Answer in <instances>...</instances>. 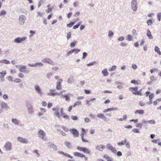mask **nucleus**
<instances>
[{
  "label": "nucleus",
  "mask_w": 161,
  "mask_h": 161,
  "mask_svg": "<svg viewBox=\"0 0 161 161\" xmlns=\"http://www.w3.org/2000/svg\"><path fill=\"white\" fill-rule=\"evenodd\" d=\"M77 149L78 151L82 152L85 154H90L91 152V151L89 149L86 147L78 146L77 147Z\"/></svg>",
  "instance_id": "nucleus-1"
},
{
  "label": "nucleus",
  "mask_w": 161,
  "mask_h": 161,
  "mask_svg": "<svg viewBox=\"0 0 161 161\" xmlns=\"http://www.w3.org/2000/svg\"><path fill=\"white\" fill-rule=\"evenodd\" d=\"M131 7L134 12H136L138 9V4L136 0H132L131 3Z\"/></svg>",
  "instance_id": "nucleus-2"
},
{
  "label": "nucleus",
  "mask_w": 161,
  "mask_h": 161,
  "mask_svg": "<svg viewBox=\"0 0 161 161\" xmlns=\"http://www.w3.org/2000/svg\"><path fill=\"white\" fill-rule=\"evenodd\" d=\"M26 39L27 37L25 36H24L22 37H17L14 39V42L18 43H22Z\"/></svg>",
  "instance_id": "nucleus-3"
},
{
  "label": "nucleus",
  "mask_w": 161,
  "mask_h": 161,
  "mask_svg": "<svg viewBox=\"0 0 161 161\" xmlns=\"http://www.w3.org/2000/svg\"><path fill=\"white\" fill-rule=\"evenodd\" d=\"M4 147L6 151H9L11 150L12 144L10 142H7L5 143Z\"/></svg>",
  "instance_id": "nucleus-4"
},
{
  "label": "nucleus",
  "mask_w": 161,
  "mask_h": 161,
  "mask_svg": "<svg viewBox=\"0 0 161 161\" xmlns=\"http://www.w3.org/2000/svg\"><path fill=\"white\" fill-rule=\"evenodd\" d=\"M106 148L108 150L111 151L112 153L115 154H116L117 151L115 148L113 147L111 144H107L106 145Z\"/></svg>",
  "instance_id": "nucleus-5"
},
{
  "label": "nucleus",
  "mask_w": 161,
  "mask_h": 161,
  "mask_svg": "<svg viewBox=\"0 0 161 161\" xmlns=\"http://www.w3.org/2000/svg\"><path fill=\"white\" fill-rule=\"evenodd\" d=\"M26 66L22 65L21 68H19V71L26 74H28L29 73L30 71L29 70H26Z\"/></svg>",
  "instance_id": "nucleus-6"
},
{
  "label": "nucleus",
  "mask_w": 161,
  "mask_h": 161,
  "mask_svg": "<svg viewBox=\"0 0 161 161\" xmlns=\"http://www.w3.org/2000/svg\"><path fill=\"white\" fill-rule=\"evenodd\" d=\"M38 137L42 140H44V137L46 136V133L42 130H40L38 131Z\"/></svg>",
  "instance_id": "nucleus-7"
},
{
  "label": "nucleus",
  "mask_w": 161,
  "mask_h": 161,
  "mask_svg": "<svg viewBox=\"0 0 161 161\" xmlns=\"http://www.w3.org/2000/svg\"><path fill=\"white\" fill-rule=\"evenodd\" d=\"M34 88L35 91L40 96L42 95L43 93L42 91L40 86L38 85H36L34 86Z\"/></svg>",
  "instance_id": "nucleus-8"
},
{
  "label": "nucleus",
  "mask_w": 161,
  "mask_h": 161,
  "mask_svg": "<svg viewBox=\"0 0 161 161\" xmlns=\"http://www.w3.org/2000/svg\"><path fill=\"white\" fill-rule=\"evenodd\" d=\"M17 140L24 144H27L28 143V141L27 139L23 138L21 136H18V137Z\"/></svg>",
  "instance_id": "nucleus-9"
},
{
  "label": "nucleus",
  "mask_w": 161,
  "mask_h": 161,
  "mask_svg": "<svg viewBox=\"0 0 161 161\" xmlns=\"http://www.w3.org/2000/svg\"><path fill=\"white\" fill-rule=\"evenodd\" d=\"M19 24L20 25H24L26 19L24 15H21L19 16Z\"/></svg>",
  "instance_id": "nucleus-10"
},
{
  "label": "nucleus",
  "mask_w": 161,
  "mask_h": 161,
  "mask_svg": "<svg viewBox=\"0 0 161 161\" xmlns=\"http://www.w3.org/2000/svg\"><path fill=\"white\" fill-rule=\"evenodd\" d=\"M42 61L44 63H47L51 65L53 64V62L50 58H45L42 59Z\"/></svg>",
  "instance_id": "nucleus-11"
},
{
  "label": "nucleus",
  "mask_w": 161,
  "mask_h": 161,
  "mask_svg": "<svg viewBox=\"0 0 161 161\" xmlns=\"http://www.w3.org/2000/svg\"><path fill=\"white\" fill-rule=\"evenodd\" d=\"M55 90L53 89H50L49 90V92H47V94L50 96H54L56 95H59V94L57 92H55Z\"/></svg>",
  "instance_id": "nucleus-12"
},
{
  "label": "nucleus",
  "mask_w": 161,
  "mask_h": 161,
  "mask_svg": "<svg viewBox=\"0 0 161 161\" xmlns=\"http://www.w3.org/2000/svg\"><path fill=\"white\" fill-rule=\"evenodd\" d=\"M48 147L51 148H53L54 151L57 150V147L54 143L49 142L47 143Z\"/></svg>",
  "instance_id": "nucleus-13"
},
{
  "label": "nucleus",
  "mask_w": 161,
  "mask_h": 161,
  "mask_svg": "<svg viewBox=\"0 0 161 161\" xmlns=\"http://www.w3.org/2000/svg\"><path fill=\"white\" fill-rule=\"evenodd\" d=\"M69 131L71 132L72 133L73 135L75 136L76 137L78 136L79 133L78 131L76 129L74 128L70 129Z\"/></svg>",
  "instance_id": "nucleus-14"
},
{
  "label": "nucleus",
  "mask_w": 161,
  "mask_h": 161,
  "mask_svg": "<svg viewBox=\"0 0 161 161\" xmlns=\"http://www.w3.org/2000/svg\"><path fill=\"white\" fill-rule=\"evenodd\" d=\"M97 116L100 119H102L105 121H107V118L103 114H97Z\"/></svg>",
  "instance_id": "nucleus-15"
},
{
  "label": "nucleus",
  "mask_w": 161,
  "mask_h": 161,
  "mask_svg": "<svg viewBox=\"0 0 161 161\" xmlns=\"http://www.w3.org/2000/svg\"><path fill=\"white\" fill-rule=\"evenodd\" d=\"M6 74V73L4 71L0 72V79L2 82L4 81V76Z\"/></svg>",
  "instance_id": "nucleus-16"
},
{
  "label": "nucleus",
  "mask_w": 161,
  "mask_h": 161,
  "mask_svg": "<svg viewBox=\"0 0 161 161\" xmlns=\"http://www.w3.org/2000/svg\"><path fill=\"white\" fill-rule=\"evenodd\" d=\"M27 108L28 109V112L30 114H32L33 112V108L30 104L27 105Z\"/></svg>",
  "instance_id": "nucleus-17"
},
{
  "label": "nucleus",
  "mask_w": 161,
  "mask_h": 161,
  "mask_svg": "<svg viewBox=\"0 0 161 161\" xmlns=\"http://www.w3.org/2000/svg\"><path fill=\"white\" fill-rule=\"evenodd\" d=\"M96 149L101 151L105 148V146L102 145H98L96 146Z\"/></svg>",
  "instance_id": "nucleus-18"
},
{
  "label": "nucleus",
  "mask_w": 161,
  "mask_h": 161,
  "mask_svg": "<svg viewBox=\"0 0 161 161\" xmlns=\"http://www.w3.org/2000/svg\"><path fill=\"white\" fill-rule=\"evenodd\" d=\"M1 108L2 109H6L8 108L7 104L3 102H2L0 104Z\"/></svg>",
  "instance_id": "nucleus-19"
},
{
  "label": "nucleus",
  "mask_w": 161,
  "mask_h": 161,
  "mask_svg": "<svg viewBox=\"0 0 161 161\" xmlns=\"http://www.w3.org/2000/svg\"><path fill=\"white\" fill-rule=\"evenodd\" d=\"M64 145L66 146L68 149H71L72 148V146L71 143L69 142L68 141H65L64 142Z\"/></svg>",
  "instance_id": "nucleus-20"
},
{
  "label": "nucleus",
  "mask_w": 161,
  "mask_h": 161,
  "mask_svg": "<svg viewBox=\"0 0 161 161\" xmlns=\"http://www.w3.org/2000/svg\"><path fill=\"white\" fill-rule=\"evenodd\" d=\"M74 156L79 157H85V156L83 154L78 152H75L73 154Z\"/></svg>",
  "instance_id": "nucleus-21"
},
{
  "label": "nucleus",
  "mask_w": 161,
  "mask_h": 161,
  "mask_svg": "<svg viewBox=\"0 0 161 161\" xmlns=\"http://www.w3.org/2000/svg\"><path fill=\"white\" fill-rule=\"evenodd\" d=\"M127 140L126 138H125L122 141L120 142H119L117 144L119 146H121L125 144V143Z\"/></svg>",
  "instance_id": "nucleus-22"
},
{
  "label": "nucleus",
  "mask_w": 161,
  "mask_h": 161,
  "mask_svg": "<svg viewBox=\"0 0 161 161\" xmlns=\"http://www.w3.org/2000/svg\"><path fill=\"white\" fill-rule=\"evenodd\" d=\"M117 85V87L119 89H122L123 88V86L124 85L123 83L120 82H116Z\"/></svg>",
  "instance_id": "nucleus-23"
},
{
  "label": "nucleus",
  "mask_w": 161,
  "mask_h": 161,
  "mask_svg": "<svg viewBox=\"0 0 161 161\" xmlns=\"http://www.w3.org/2000/svg\"><path fill=\"white\" fill-rule=\"evenodd\" d=\"M147 36H148L149 38L150 39L153 38V37L151 34V32L149 29H148L147 31Z\"/></svg>",
  "instance_id": "nucleus-24"
},
{
  "label": "nucleus",
  "mask_w": 161,
  "mask_h": 161,
  "mask_svg": "<svg viewBox=\"0 0 161 161\" xmlns=\"http://www.w3.org/2000/svg\"><path fill=\"white\" fill-rule=\"evenodd\" d=\"M144 113V111L143 110H137L135 112V114H139L140 115H142Z\"/></svg>",
  "instance_id": "nucleus-25"
},
{
  "label": "nucleus",
  "mask_w": 161,
  "mask_h": 161,
  "mask_svg": "<svg viewBox=\"0 0 161 161\" xmlns=\"http://www.w3.org/2000/svg\"><path fill=\"white\" fill-rule=\"evenodd\" d=\"M12 122L14 125H18L19 124V121L16 119H12Z\"/></svg>",
  "instance_id": "nucleus-26"
},
{
  "label": "nucleus",
  "mask_w": 161,
  "mask_h": 161,
  "mask_svg": "<svg viewBox=\"0 0 161 161\" xmlns=\"http://www.w3.org/2000/svg\"><path fill=\"white\" fill-rule=\"evenodd\" d=\"M46 112V110L45 108H41V112H39L38 113V115L40 116L42 115L43 114Z\"/></svg>",
  "instance_id": "nucleus-27"
},
{
  "label": "nucleus",
  "mask_w": 161,
  "mask_h": 161,
  "mask_svg": "<svg viewBox=\"0 0 161 161\" xmlns=\"http://www.w3.org/2000/svg\"><path fill=\"white\" fill-rule=\"evenodd\" d=\"M102 73L103 74V76L104 77L107 76L108 75L107 70L106 69L103 70L102 71Z\"/></svg>",
  "instance_id": "nucleus-28"
},
{
  "label": "nucleus",
  "mask_w": 161,
  "mask_h": 161,
  "mask_svg": "<svg viewBox=\"0 0 161 161\" xmlns=\"http://www.w3.org/2000/svg\"><path fill=\"white\" fill-rule=\"evenodd\" d=\"M155 51L157 53L160 55H161V53L160 51L159 50V47L157 46H155L154 49Z\"/></svg>",
  "instance_id": "nucleus-29"
},
{
  "label": "nucleus",
  "mask_w": 161,
  "mask_h": 161,
  "mask_svg": "<svg viewBox=\"0 0 161 161\" xmlns=\"http://www.w3.org/2000/svg\"><path fill=\"white\" fill-rule=\"evenodd\" d=\"M114 34V33L112 31L110 30L108 31V36L109 38H112Z\"/></svg>",
  "instance_id": "nucleus-30"
},
{
  "label": "nucleus",
  "mask_w": 161,
  "mask_h": 161,
  "mask_svg": "<svg viewBox=\"0 0 161 161\" xmlns=\"http://www.w3.org/2000/svg\"><path fill=\"white\" fill-rule=\"evenodd\" d=\"M0 61V63H3L6 64H10V62L9 61L7 60H3Z\"/></svg>",
  "instance_id": "nucleus-31"
},
{
  "label": "nucleus",
  "mask_w": 161,
  "mask_h": 161,
  "mask_svg": "<svg viewBox=\"0 0 161 161\" xmlns=\"http://www.w3.org/2000/svg\"><path fill=\"white\" fill-rule=\"evenodd\" d=\"M129 89L130 91L131 92L134 91V92H136L138 89L137 87H130L129 88Z\"/></svg>",
  "instance_id": "nucleus-32"
},
{
  "label": "nucleus",
  "mask_w": 161,
  "mask_h": 161,
  "mask_svg": "<svg viewBox=\"0 0 161 161\" xmlns=\"http://www.w3.org/2000/svg\"><path fill=\"white\" fill-rule=\"evenodd\" d=\"M62 95L64 98H65L66 101H70V98L69 96L63 94H62Z\"/></svg>",
  "instance_id": "nucleus-33"
},
{
  "label": "nucleus",
  "mask_w": 161,
  "mask_h": 161,
  "mask_svg": "<svg viewBox=\"0 0 161 161\" xmlns=\"http://www.w3.org/2000/svg\"><path fill=\"white\" fill-rule=\"evenodd\" d=\"M133 37L132 36L130 35H128L127 37V40L128 41H130L132 40Z\"/></svg>",
  "instance_id": "nucleus-34"
},
{
  "label": "nucleus",
  "mask_w": 161,
  "mask_h": 161,
  "mask_svg": "<svg viewBox=\"0 0 161 161\" xmlns=\"http://www.w3.org/2000/svg\"><path fill=\"white\" fill-rule=\"evenodd\" d=\"M53 114L54 116L57 117L59 119L60 118V114L58 111L54 112Z\"/></svg>",
  "instance_id": "nucleus-35"
},
{
  "label": "nucleus",
  "mask_w": 161,
  "mask_h": 161,
  "mask_svg": "<svg viewBox=\"0 0 161 161\" xmlns=\"http://www.w3.org/2000/svg\"><path fill=\"white\" fill-rule=\"evenodd\" d=\"M132 93L136 95H142V93L140 91H137L136 92H133Z\"/></svg>",
  "instance_id": "nucleus-36"
},
{
  "label": "nucleus",
  "mask_w": 161,
  "mask_h": 161,
  "mask_svg": "<svg viewBox=\"0 0 161 161\" xmlns=\"http://www.w3.org/2000/svg\"><path fill=\"white\" fill-rule=\"evenodd\" d=\"M76 43L77 42L76 41H73V42L71 43L70 44V47L71 48L74 47H75V45L76 44Z\"/></svg>",
  "instance_id": "nucleus-37"
},
{
  "label": "nucleus",
  "mask_w": 161,
  "mask_h": 161,
  "mask_svg": "<svg viewBox=\"0 0 161 161\" xmlns=\"http://www.w3.org/2000/svg\"><path fill=\"white\" fill-rule=\"evenodd\" d=\"M117 68V67L115 65L113 66L112 67L109 69L110 71H111L115 70Z\"/></svg>",
  "instance_id": "nucleus-38"
},
{
  "label": "nucleus",
  "mask_w": 161,
  "mask_h": 161,
  "mask_svg": "<svg viewBox=\"0 0 161 161\" xmlns=\"http://www.w3.org/2000/svg\"><path fill=\"white\" fill-rule=\"evenodd\" d=\"M81 23V22H80L78 23L77 25H74L73 27V29H75L79 27V26L80 25Z\"/></svg>",
  "instance_id": "nucleus-39"
},
{
  "label": "nucleus",
  "mask_w": 161,
  "mask_h": 161,
  "mask_svg": "<svg viewBox=\"0 0 161 161\" xmlns=\"http://www.w3.org/2000/svg\"><path fill=\"white\" fill-rule=\"evenodd\" d=\"M142 126V123H138L136 124V127H137L139 128V130H140Z\"/></svg>",
  "instance_id": "nucleus-40"
},
{
  "label": "nucleus",
  "mask_w": 161,
  "mask_h": 161,
  "mask_svg": "<svg viewBox=\"0 0 161 161\" xmlns=\"http://www.w3.org/2000/svg\"><path fill=\"white\" fill-rule=\"evenodd\" d=\"M52 75V73L51 72L47 73L46 75L47 78L48 79H51V76Z\"/></svg>",
  "instance_id": "nucleus-41"
},
{
  "label": "nucleus",
  "mask_w": 161,
  "mask_h": 161,
  "mask_svg": "<svg viewBox=\"0 0 161 161\" xmlns=\"http://www.w3.org/2000/svg\"><path fill=\"white\" fill-rule=\"evenodd\" d=\"M71 33L70 32H69L67 34V38L68 40H69L71 37Z\"/></svg>",
  "instance_id": "nucleus-42"
},
{
  "label": "nucleus",
  "mask_w": 161,
  "mask_h": 161,
  "mask_svg": "<svg viewBox=\"0 0 161 161\" xmlns=\"http://www.w3.org/2000/svg\"><path fill=\"white\" fill-rule=\"evenodd\" d=\"M161 101V98L158 99L153 102V104L155 105H156L158 102Z\"/></svg>",
  "instance_id": "nucleus-43"
},
{
  "label": "nucleus",
  "mask_w": 161,
  "mask_h": 161,
  "mask_svg": "<svg viewBox=\"0 0 161 161\" xmlns=\"http://www.w3.org/2000/svg\"><path fill=\"white\" fill-rule=\"evenodd\" d=\"M132 131L133 132L135 133H140V131L137 129L136 128L133 129Z\"/></svg>",
  "instance_id": "nucleus-44"
},
{
  "label": "nucleus",
  "mask_w": 161,
  "mask_h": 161,
  "mask_svg": "<svg viewBox=\"0 0 161 161\" xmlns=\"http://www.w3.org/2000/svg\"><path fill=\"white\" fill-rule=\"evenodd\" d=\"M36 65V67L38 66H43V64L41 62H38L35 63Z\"/></svg>",
  "instance_id": "nucleus-45"
},
{
  "label": "nucleus",
  "mask_w": 161,
  "mask_h": 161,
  "mask_svg": "<svg viewBox=\"0 0 161 161\" xmlns=\"http://www.w3.org/2000/svg\"><path fill=\"white\" fill-rule=\"evenodd\" d=\"M75 24V22H71L69 24L67 25V27H71Z\"/></svg>",
  "instance_id": "nucleus-46"
},
{
  "label": "nucleus",
  "mask_w": 161,
  "mask_h": 161,
  "mask_svg": "<svg viewBox=\"0 0 161 161\" xmlns=\"http://www.w3.org/2000/svg\"><path fill=\"white\" fill-rule=\"evenodd\" d=\"M71 118L74 121L77 120H78L77 117L75 116H71Z\"/></svg>",
  "instance_id": "nucleus-47"
},
{
  "label": "nucleus",
  "mask_w": 161,
  "mask_h": 161,
  "mask_svg": "<svg viewBox=\"0 0 161 161\" xmlns=\"http://www.w3.org/2000/svg\"><path fill=\"white\" fill-rule=\"evenodd\" d=\"M6 14V12L4 11L3 10L2 11H1L0 12V16H2L3 15H5Z\"/></svg>",
  "instance_id": "nucleus-48"
},
{
  "label": "nucleus",
  "mask_w": 161,
  "mask_h": 161,
  "mask_svg": "<svg viewBox=\"0 0 161 161\" xmlns=\"http://www.w3.org/2000/svg\"><path fill=\"white\" fill-rule=\"evenodd\" d=\"M147 22L148 25H151L153 24L152 20H147Z\"/></svg>",
  "instance_id": "nucleus-49"
},
{
  "label": "nucleus",
  "mask_w": 161,
  "mask_h": 161,
  "mask_svg": "<svg viewBox=\"0 0 161 161\" xmlns=\"http://www.w3.org/2000/svg\"><path fill=\"white\" fill-rule=\"evenodd\" d=\"M125 144L126 147L127 148L129 149L130 148V143L129 142H128L127 141L125 143Z\"/></svg>",
  "instance_id": "nucleus-50"
},
{
  "label": "nucleus",
  "mask_w": 161,
  "mask_h": 161,
  "mask_svg": "<svg viewBox=\"0 0 161 161\" xmlns=\"http://www.w3.org/2000/svg\"><path fill=\"white\" fill-rule=\"evenodd\" d=\"M34 154H36V157H39L40 156V154L38 153V152L37 150H36L34 151Z\"/></svg>",
  "instance_id": "nucleus-51"
},
{
  "label": "nucleus",
  "mask_w": 161,
  "mask_h": 161,
  "mask_svg": "<svg viewBox=\"0 0 161 161\" xmlns=\"http://www.w3.org/2000/svg\"><path fill=\"white\" fill-rule=\"evenodd\" d=\"M125 40V37L123 36L119 37L118 39V41L119 42Z\"/></svg>",
  "instance_id": "nucleus-52"
},
{
  "label": "nucleus",
  "mask_w": 161,
  "mask_h": 161,
  "mask_svg": "<svg viewBox=\"0 0 161 161\" xmlns=\"http://www.w3.org/2000/svg\"><path fill=\"white\" fill-rule=\"evenodd\" d=\"M154 97V95L153 93L150 94L149 96V100H152V99Z\"/></svg>",
  "instance_id": "nucleus-53"
},
{
  "label": "nucleus",
  "mask_w": 161,
  "mask_h": 161,
  "mask_svg": "<svg viewBox=\"0 0 161 161\" xmlns=\"http://www.w3.org/2000/svg\"><path fill=\"white\" fill-rule=\"evenodd\" d=\"M87 55V54L86 53L83 52V56L82 57V59H85Z\"/></svg>",
  "instance_id": "nucleus-54"
},
{
  "label": "nucleus",
  "mask_w": 161,
  "mask_h": 161,
  "mask_svg": "<svg viewBox=\"0 0 161 161\" xmlns=\"http://www.w3.org/2000/svg\"><path fill=\"white\" fill-rule=\"evenodd\" d=\"M63 80L62 79H59L58 80L57 82V85H61V83L62 82Z\"/></svg>",
  "instance_id": "nucleus-55"
},
{
  "label": "nucleus",
  "mask_w": 161,
  "mask_h": 161,
  "mask_svg": "<svg viewBox=\"0 0 161 161\" xmlns=\"http://www.w3.org/2000/svg\"><path fill=\"white\" fill-rule=\"evenodd\" d=\"M66 157H69L70 158H72L73 157L71 156L69 154L67 153H65L64 155Z\"/></svg>",
  "instance_id": "nucleus-56"
},
{
  "label": "nucleus",
  "mask_w": 161,
  "mask_h": 161,
  "mask_svg": "<svg viewBox=\"0 0 161 161\" xmlns=\"http://www.w3.org/2000/svg\"><path fill=\"white\" fill-rule=\"evenodd\" d=\"M148 123L151 124H154L155 123V121L154 120L152 119L151 120H149L148 122Z\"/></svg>",
  "instance_id": "nucleus-57"
},
{
  "label": "nucleus",
  "mask_w": 161,
  "mask_h": 161,
  "mask_svg": "<svg viewBox=\"0 0 161 161\" xmlns=\"http://www.w3.org/2000/svg\"><path fill=\"white\" fill-rule=\"evenodd\" d=\"M96 64L95 62H93L90 63L89 64H87V66H93L94 65Z\"/></svg>",
  "instance_id": "nucleus-58"
},
{
  "label": "nucleus",
  "mask_w": 161,
  "mask_h": 161,
  "mask_svg": "<svg viewBox=\"0 0 161 161\" xmlns=\"http://www.w3.org/2000/svg\"><path fill=\"white\" fill-rule=\"evenodd\" d=\"M158 69H151L150 70V71L151 73H153L155 71H158Z\"/></svg>",
  "instance_id": "nucleus-59"
},
{
  "label": "nucleus",
  "mask_w": 161,
  "mask_h": 161,
  "mask_svg": "<svg viewBox=\"0 0 161 161\" xmlns=\"http://www.w3.org/2000/svg\"><path fill=\"white\" fill-rule=\"evenodd\" d=\"M30 33H31V35L30 36L31 37L32 36L33 34H35L36 31L31 30L30 31Z\"/></svg>",
  "instance_id": "nucleus-60"
},
{
  "label": "nucleus",
  "mask_w": 161,
  "mask_h": 161,
  "mask_svg": "<svg viewBox=\"0 0 161 161\" xmlns=\"http://www.w3.org/2000/svg\"><path fill=\"white\" fill-rule=\"evenodd\" d=\"M158 21H160L161 19V13H159L158 14Z\"/></svg>",
  "instance_id": "nucleus-61"
},
{
  "label": "nucleus",
  "mask_w": 161,
  "mask_h": 161,
  "mask_svg": "<svg viewBox=\"0 0 161 161\" xmlns=\"http://www.w3.org/2000/svg\"><path fill=\"white\" fill-rule=\"evenodd\" d=\"M110 111H116L118 109L116 107H113L112 108H109Z\"/></svg>",
  "instance_id": "nucleus-62"
},
{
  "label": "nucleus",
  "mask_w": 161,
  "mask_h": 161,
  "mask_svg": "<svg viewBox=\"0 0 161 161\" xmlns=\"http://www.w3.org/2000/svg\"><path fill=\"white\" fill-rule=\"evenodd\" d=\"M56 88L57 90H59L61 88V85H57L56 86Z\"/></svg>",
  "instance_id": "nucleus-63"
},
{
  "label": "nucleus",
  "mask_w": 161,
  "mask_h": 161,
  "mask_svg": "<svg viewBox=\"0 0 161 161\" xmlns=\"http://www.w3.org/2000/svg\"><path fill=\"white\" fill-rule=\"evenodd\" d=\"M73 80L72 79L69 78V79L68 80L67 82L68 83H69V84H71L73 82Z\"/></svg>",
  "instance_id": "nucleus-64"
}]
</instances>
